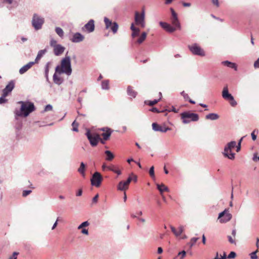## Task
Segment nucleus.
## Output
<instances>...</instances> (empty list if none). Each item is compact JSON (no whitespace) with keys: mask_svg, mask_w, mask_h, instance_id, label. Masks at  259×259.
<instances>
[{"mask_svg":"<svg viewBox=\"0 0 259 259\" xmlns=\"http://www.w3.org/2000/svg\"><path fill=\"white\" fill-rule=\"evenodd\" d=\"M256 130H254L251 134L252 139L254 141L256 139V136L255 135Z\"/></svg>","mask_w":259,"mask_h":259,"instance_id":"e2e57ef3","label":"nucleus"},{"mask_svg":"<svg viewBox=\"0 0 259 259\" xmlns=\"http://www.w3.org/2000/svg\"><path fill=\"white\" fill-rule=\"evenodd\" d=\"M81 230V233H82L83 234L87 235H89L88 229H85V228H82Z\"/></svg>","mask_w":259,"mask_h":259,"instance_id":"bf43d9fd","label":"nucleus"},{"mask_svg":"<svg viewBox=\"0 0 259 259\" xmlns=\"http://www.w3.org/2000/svg\"><path fill=\"white\" fill-rule=\"evenodd\" d=\"M232 218V214L228 212V210L225 209L223 211L219 213L218 220L221 223H225L229 221Z\"/></svg>","mask_w":259,"mask_h":259,"instance_id":"9b49d317","label":"nucleus"},{"mask_svg":"<svg viewBox=\"0 0 259 259\" xmlns=\"http://www.w3.org/2000/svg\"><path fill=\"white\" fill-rule=\"evenodd\" d=\"M90 225V223L88 221H85L82 222L80 225H79L77 229L78 230H81L82 228H84L86 227H88Z\"/></svg>","mask_w":259,"mask_h":259,"instance_id":"e433bc0d","label":"nucleus"},{"mask_svg":"<svg viewBox=\"0 0 259 259\" xmlns=\"http://www.w3.org/2000/svg\"><path fill=\"white\" fill-rule=\"evenodd\" d=\"M86 166L85 164L81 162L80 163V167L78 168L77 171L81 175V176L83 177H85V171Z\"/></svg>","mask_w":259,"mask_h":259,"instance_id":"a878e982","label":"nucleus"},{"mask_svg":"<svg viewBox=\"0 0 259 259\" xmlns=\"http://www.w3.org/2000/svg\"><path fill=\"white\" fill-rule=\"evenodd\" d=\"M257 252H258V250H256L255 251L250 253L249 254L250 258L251 259H257L258 257L256 255V253H257Z\"/></svg>","mask_w":259,"mask_h":259,"instance_id":"37998d69","label":"nucleus"},{"mask_svg":"<svg viewBox=\"0 0 259 259\" xmlns=\"http://www.w3.org/2000/svg\"><path fill=\"white\" fill-rule=\"evenodd\" d=\"M219 118V116L217 113H209L206 115L205 118L206 119H209L211 120H215L218 119Z\"/></svg>","mask_w":259,"mask_h":259,"instance_id":"cd10ccee","label":"nucleus"},{"mask_svg":"<svg viewBox=\"0 0 259 259\" xmlns=\"http://www.w3.org/2000/svg\"><path fill=\"white\" fill-rule=\"evenodd\" d=\"M198 239L199 238L198 237H193L191 238L190 242L189 243L190 246L191 247H192Z\"/></svg>","mask_w":259,"mask_h":259,"instance_id":"79ce46f5","label":"nucleus"},{"mask_svg":"<svg viewBox=\"0 0 259 259\" xmlns=\"http://www.w3.org/2000/svg\"><path fill=\"white\" fill-rule=\"evenodd\" d=\"M150 111H151L152 112H157V113H159L160 112V111L156 108L155 107H153L152 108Z\"/></svg>","mask_w":259,"mask_h":259,"instance_id":"69168bd1","label":"nucleus"},{"mask_svg":"<svg viewBox=\"0 0 259 259\" xmlns=\"http://www.w3.org/2000/svg\"><path fill=\"white\" fill-rule=\"evenodd\" d=\"M52 109H53V106L50 104H48L45 106V109H44V111H42V112L51 111V110H52Z\"/></svg>","mask_w":259,"mask_h":259,"instance_id":"8fccbe9b","label":"nucleus"},{"mask_svg":"<svg viewBox=\"0 0 259 259\" xmlns=\"http://www.w3.org/2000/svg\"><path fill=\"white\" fill-rule=\"evenodd\" d=\"M32 192L30 190H24L22 192V196L25 197L29 195Z\"/></svg>","mask_w":259,"mask_h":259,"instance_id":"603ef678","label":"nucleus"},{"mask_svg":"<svg viewBox=\"0 0 259 259\" xmlns=\"http://www.w3.org/2000/svg\"><path fill=\"white\" fill-rule=\"evenodd\" d=\"M82 191L81 189H79L76 193V195L77 196H80L82 195Z\"/></svg>","mask_w":259,"mask_h":259,"instance_id":"774afa93","label":"nucleus"},{"mask_svg":"<svg viewBox=\"0 0 259 259\" xmlns=\"http://www.w3.org/2000/svg\"><path fill=\"white\" fill-rule=\"evenodd\" d=\"M57 41L53 38H52L50 40V46L54 48L56 46H57Z\"/></svg>","mask_w":259,"mask_h":259,"instance_id":"864d4df0","label":"nucleus"},{"mask_svg":"<svg viewBox=\"0 0 259 259\" xmlns=\"http://www.w3.org/2000/svg\"><path fill=\"white\" fill-rule=\"evenodd\" d=\"M51 64V62H48L45 66V73H49V67Z\"/></svg>","mask_w":259,"mask_h":259,"instance_id":"6e6d98bb","label":"nucleus"},{"mask_svg":"<svg viewBox=\"0 0 259 259\" xmlns=\"http://www.w3.org/2000/svg\"><path fill=\"white\" fill-rule=\"evenodd\" d=\"M135 21L136 25L140 26L142 28L145 27V11L144 9H143L141 14L137 11L135 12Z\"/></svg>","mask_w":259,"mask_h":259,"instance_id":"1a4fd4ad","label":"nucleus"},{"mask_svg":"<svg viewBox=\"0 0 259 259\" xmlns=\"http://www.w3.org/2000/svg\"><path fill=\"white\" fill-rule=\"evenodd\" d=\"M98 198H99V194H97L93 198V200H92L93 203H97L98 201Z\"/></svg>","mask_w":259,"mask_h":259,"instance_id":"052dcab7","label":"nucleus"},{"mask_svg":"<svg viewBox=\"0 0 259 259\" xmlns=\"http://www.w3.org/2000/svg\"><path fill=\"white\" fill-rule=\"evenodd\" d=\"M127 94L128 96L135 98L137 96V92L133 90L131 86H128L127 89Z\"/></svg>","mask_w":259,"mask_h":259,"instance_id":"c85d7f7f","label":"nucleus"},{"mask_svg":"<svg viewBox=\"0 0 259 259\" xmlns=\"http://www.w3.org/2000/svg\"><path fill=\"white\" fill-rule=\"evenodd\" d=\"M84 39V36L80 33L76 32L73 33L72 37L70 40L74 43H78L82 41Z\"/></svg>","mask_w":259,"mask_h":259,"instance_id":"2eb2a0df","label":"nucleus"},{"mask_svg":"<svg viewBox=\"0 0 259 259\" xmlns=\"http://www.w3.org/2000/svg\"><path fill=\"white\" fill-rule=\"evenodd\" d=\"M245 137H246V136L242 137V138H241L239 140V141H238V144H237V145H236V148H237V149H236V151H237V152H239V151H240V149H241V142H242V140H243V138H245Z\"/></svg>","mask_w":259,"mask_h":259,"instance_id":"58836bf2","label":"nucleus"},{"mask_svg":"<svg viewBox=\"0 0 259 259\" xmlns=\"http://www.w3.org/2000/svg\"><path fill=\"white\" fill-rule=\"evenodd\" d=\"M53 79L54 82L57 85H60L63 82V79L59 77L56 73L53 75Z\"/></svg>","mask_w":259,"mask_h":259,"instance_id":"5701e85b","label":"nucleus"},{"mask_svg":"<svg viewBox=\"0 0 259 259\" xmlns=\"http://www.w3.org/2000/svg\"><path fill=\"white\" fill-rule=\"evenodd\" d=\"M19 254L17 252H14L12 255L9 257V259H17V256Z\"/></svg>","mask_w":259,"mask_h":259,"instance_id":"13d9d810","label":"nucleus"},{"mask_svg":"<svg viewBox=\"0 0 259 259\" xmlns=\"http://www.w3.org/2000/svg\"><path fill=\"white\" fill-rule=\"evenodd\" d=\"M15 87V81L11 80L6 85L5 89L3 90V93L4 96H8L11 93Z\"/></svg>","mask_w":259,"mask_h":259,"instance_id":"4468645a","label":"nucleus"},{"mask_svg":"<svg viewBox=\"0 0 259 259\" xmlns=\"http://www.w3.org/2000/svg\"><path fill=\"white\" fill-rule=\"evenodd\" d=\"M140 29L139 28H137L136 30L133 31L132 33V37H135L139 35L140 33Z\"/></svg>","mask_w":259,"mask_h":259,"instance_id":"a19ab883","label":"nucleus"},{"mask_svg":"<svg viewBox=\"0 0 259 259\" xmlns=\"http://www.w3.org/2000/svg\"><path fill=\"white\" fill-rule=\"evenodd\" d=\"M170 12L171 13V23L172 24L173 26L176 27L177 29H180L181 24L179 20L178 15L177 13L175 11V10L171 8L170 9Z\"/></svg>","mask_w":259,"mask_h":259,"instance_id":"f8f14e48","label":"nucleus"},{"mask_svg":"<svg viewBox=\"0 0 259 259\" xmlns=\"http://www.w3.org/2000/svg\"><path fill=\"white\" fill-rule=\"evenodd\" d=\"M110 170L113 171V172H114L115 173H116L118 175H120L121 174L120 170H115V169H114L113 168H110Z\"/></svg>","mask_w":259,"mask_h":259,"instance_id":"0e129e2a","label":"nucleus"},{"mask_svg":"<svg viewBox=\"0 0 259 259\" xmlns=\"http://www.w3.org/2000/svg\"><path fill=\"white\" fill-rule=\"evenodd\" d=\"M72 126H73V128H72V131H74V132H78V124L76 122L75 120H74L72 122Z\"/></svg>","mask_w":259,"mask_h":259,"instance_id":"c03bdc74","label":"nucleus"},{"mask_svg":"<svg viewBox=\"0 0 259 259\" xmlns=\"http://www.w3.org/2000/svg\"><path fill=\"white\" fill-rule=\"evenodd\" d=\"M112 131L110 128H107L106 132H104L101 134L104 140L107 141L110 137Z\"/></svg>","mask_w":259,"mask_h":259,"instance_id":"393cba45","label":"nucleus"},{"mask_svg":"<svg viewBox=\"0 0 259 259\" xmlns=\"http://www.w3.org/2000/svg\"><path fill=\"white\" fill-rule=\"evenodd\" d=\"M181 116L184 124L189 123L191 121H197L199 120V115L197 114L187 111L182 113Z\"/></svg>","mask_w":259,"mask_h":259,"instance_id":"7ed1b4c3","label":"nucleus"},{"mask_svg":"<svg viewBox=\"0 0 259 259\" xmlns=\"http://www.w3.org/2000/svg\"><path fill=\"white\" fill-rule=\"evenodd\" d=\"M106 154V160L107 161H111L114 158V154L109 150L105 151Z\"/></svg>","mask_w":259,"mask_h":259,"instance_id":"c756f323","label":"nucleus"},{"mask_svg":"<svg viewBox=\"0 0 259 259\" xmlns=\"http://www.w3.org/2000/svg\"><path fill=\"white\" fill-rule=\"evenodd\" d=\"M133 180L135 182H137V177H136V176H134V179H133L131 176H130V177L127 178V180H126V181H124V182H125V183H126V184L128 185H128H129V184H130V183L131 182V181H132Z\"/></svg>","mask_w":259,"mask_h":259,"instance_id":"ea45409f","label":"nucleus"},{"mask_svg":"<svg viewBox=\"0 0 259 259\" xmlns=\"http://www.w3.org/2000/svg\"><path fill=\"white\" fill-rule=\"evenodd\" d=\"M236 256V253L234 251H231L229 255L227 256V258L229 259L234 258Z\"/></svg>","mask_w":259,"mask_h":259,"instance_id":"09e8293b","label":"nucleus"},{"mask_svg":"<svg viewBox=\"0 0 259 259\" xmlns=\"http://www.w3.org/2000/svg\"><path fill=\"white\" fill-rule=\"evenodd\" d=\"M61 66L65 70L64 73L69 76L72 73V68L71 64V59L68 56L66 55L65 57L62 59L61 62Z\"/></svg>","mask_w":259,"mask_h":259,"instance_id":"20e7f679","label":"nucleus"},{"mask_svg":"<svg viewBox=\"0 0 259 259\" xmlns=\"http://www.w3.org/2000/svg\"><path fill=\"white\" fill-rule=\"evenodd\" d=\"M65 48L61 45H57L54 48V53L57 56L61 55L64 51Z\"/></svg>","mask_w":259,"mask_h":259,"instance_id":"f3484780","label":"nucleus"},{"mask_svg":"<svg viewBox=\"0 0 259 259\" xmlns=\"http://www.w3.org/2000/svg\"><path fill=\"white\" fill-rule=\"evenodd\" d=\"M85 135L92 147L96 146L99 141V140H101V138L98 134L91 133L90 130L89 129H87V132Z\"/></svg>","mask_w":259,"mask_h":259,"instance_id":"423d86ee","label":"nucleus"},{"mask_svg":"<svg viewBox=\"0 0 259 259\" xmlns=\"http://www.w3.org/2000/svg\"><path fill=\"white\" fill-rule=\"evenodd\" d=\"M17 104L21 105L19 109H16L14 111L15 118L17 117H27L30 113L35 110L34 104L30 101H19Z\"/></svg>","mask_w":259,"mask_h":259,"instance_id":"f257e3e1","label":"nucleus"},{"mask_svg":"<svg viewBox=\"0 0 259 259\" xmlns=\"http://www.w3.org/2000/svg\"><path fill=\"white\" fill-rule=\"evenodd\" d=\"M110 28L114 34L116 33L118 28V25L117 23H116V22H113V24L110 27Z\"/></svg>","mask_w":259,"mask_h":259,"instance_id":"473e14b6","label":"nucleus"},{"mask_svg":"<svg viewBox=\"0 0 259 259\" xmlns=\"http://www.w3.org/2000/svg\"><path fill=\"white\" fill-rule=\"evenodd\" d=\"M152 129L155 132H160L161 133H166L170 129L165 126H161L156 122H154L152 124Z\"/></svg>","mask_w":259,"mask_h":259,"instance_id":"ddd939ff","label":"nucleus"},{"mask_svg":"<svg viewBox=\"0 0 259 259\" xmlns=\"http://www.w3.org/2000/svg\"><path fill=\"white\" fill-rule=\"evenodd\" d=\"M156 187H157V189L159 190L161 195H162L163 193L165 191H166V192L169 191L168 188L167 186H166L165 185H164L163 184H157Z\"/></svg>","mask_w":259,"mask_h":259,"instance_id":"aec40b11","label":"nucleus"},{"mask_svg":"<svg viewBox=\"0 0 259 259\" xmlns=\"http://www.w3.org/2000/svg\"><path fill=\"white\" fill-rule=\"evenodd\" d=\"M222 97L226 100L229 102L230 104L232 107H235L237 103L235 100L234 97L229 92L228 85H226L223 88L222 91Z\"/></svg>","mask_w":259,"mask_h":259,"instance_id":"0eeeda50","label":"nucleus"},{"mask_svg":"<svg viewBox=\"0 0 259 259\" xmlns=\"http://www.w3.org/2000/svg\"><path fill=\"white\" fill-rule=\"evenodd\" d=\"M222 64L224 66H227L231 68L234 69L235 70H237V66L234 63L230 62L229 61H224L222 62Z\"/></svg>","mask_w":259,"mask_h":259,"instance_id":"4be33fe9","label":"nucleus"},{"mask_svg":"<svg viewBox=\"0 0 259 259\" xmlns=\"http://www.w3.org/2000/svg\"><path fill=\"white\" fill-rule=\"evenodd\" d=\"M55 31L56 33L61 38L64 36V31L63 29L59 27H57L55 28Z\"/></svg>","mask_w":259,"mask_h":259,"instance_id":"72a5a7b5","label":"nucleus"},{"mask_svg":"<svg viewBox=\"0 0 259 259\" xmlns=\"http://www.w3.org/2000/svg\"><path fill=\"white\" fill-rule=\"evenodd\" d=\"M212 3L213 5H215L217 7L219 6V3L218 0H211Z\"/></svg>","mask_w":259,"mask_h":259,"instance_id":"338daca9","label":"nucleus"},{"mask_svg":"<svg viewBox=\"0 0 259 259\" xmlns=\"http://www.w3.org/2000/svg\"><path fill=\"white\" fill-rule=\"evenodd\" d=\"M47 52V49L41 50L38 51L35 61L33 62L37 63Z\"/></svg>","mask_w":259,"mask_h":259,"instance_id":"bb28decb","label":"nucleus"},{"mask_svg":"<svg viewBox=\"0 0 259 259\" xmlns=\"http://www.w3.org/2000/svg\"><path fill=\"white\" fill-rule=\"evenodd\" d=\"M188 48L192 54L201 57L205 56V53L198 44L195 43L188 46Z\"/></svg>","mask_w":259,"mask_h":259,"instance_id":"6e6552de","label":"nucleus"},{"mask_svg":"<svg viewBox=\"0 0 259 259\" xmlns=\"http://www.w3.org/2000/svg\"><path fill=\"white\" fill-rule=\"evenodd\" d=\"M34 64L35 62H29L28 63L23 66L19 69V73L20 74H24L26 71H27V70H28Z\"/></svg>","mask_w":259,"mask_h":259,"instance_id":"a211bd4d","label":"nucleus"},{"mask_svg":"<svg viewBox=\"0 0 259 259\" xmlns=\"http://www.w3.org/2000/svg\"><path fill=\"white\" fill-rule=\"evenodd\" d=\"M228 241L231 244H236L235 240L231 236H228Z\"/></svg>","mask_w":259,"mask_h":259,"instance_id":"4d7b16f0","label":"nucleus"},{"mask_svg":"<svg viewBox=\"0 0 259 259\" xmlns=\"http://www.w3.org/2000/svg\"><path fill=\"white\" fill-rule=\"evenodd\" d=\"M147 35V34L146 32H142L140 37L138 39L137 42L139 44H142L146 39Z\"/></svg>","mask_w":259,"mask_h":259,"instance_id":"2f4dec72","label":"nucleus"},{"mask_svg":"<svg viewBox=\"0 0 259 259\" xmlns=\"http://www.w3.org/2000/svg\"><path fill=\"white\" fill-rule=\"evenodd\" d=\"M103 180L102 175L99 172H95L92 175L91 179V182L92 186L99 187L101 185V182Z\"/></svg>","mask_w":259,"mask_h":259,"instance_id":"9d476101","label":"nucleus"},{"mask_svg":"<svg viewBox=\"0 0 259 259\" xmlns=\"http://www.w3.org/2000/svg\"><path fill=\"white\" fill-rule=\"evenodd\" d=\"M45 23V19L37 14H34L31 20L32 26L35 30L41 29Z\"/></svg>","mask_w":259,"mask_h":259,"instance_id":"39448f33","label":"nucleus"},{"mask_svg":"<svg viewBox=\"0 0 259 259\" xmlns=\"http://www.w3.org/2000/svg\"><path fill=\"white\" fill-rule=\"evenodd\" d=\"M253 65L255 68H259V58L255 61Z\"/></svg>","mask_w":259,"mask_h":259,"instance_id":"680f3d73","label":"nucleus"},{"mask_svg":"<svg viewBox=\"0 0 259 259\" xmlns=\"http://www.w3.org/2000/svg\"><path fill=\"white\" fill-rule=\"evenodd\" d=\"M170 229L172 233L177 236H179L184 231V227L183 226H180L179 227V231H177L175 227L172 226H170Z\"/></svg>","mask_w":259,"mask_h":259,"instance_id":"412c9836","label":"nucleus"},{"mask_svg":"<svg viewBox=\"0 0 259 259\" xmlns=\"http://www.w3.org/2000/svg\"><path fill=\"white\" fill-rule=\"evenodd\" d=\"M63 70H64L63 68H62V67L61 66L58 65L56 66L55 68V73H58L59 74H61L62 73H64V71H63Z\"/></svg>","mask_w":259,"mask_h":259,"instance_id":"4c0bfd02","label":"nucleus"},{"mask_svg":"<svg viewBox=\"0 0 259 259\" xmlns=\"http://www.w3.org/2000/svg\"><path fill=\"white\" fill-rule=\"evenodd\" d=\"M186 252L185 250H183L178 253V256H180V259H183L186 256Z\"/></svg>","mask_w":259,"mask_h":259,"instance_id":"3c124183","label":"nucleus"},{"mask_svg":"<svg viewBox=\"0 0 259 259\" xmlns=\"http://www.w3.org/2000/svg\"><path fill=\"white\" fill-rule=\"evenodd\" d=\"M236 146V142L234 141L228 143L224 148V151L223 152L224 156L229 159H234L235 154L232 152V149L235 148Z\"/></svg>","mask_w":259,"mask_h":259,"instance_id":"f03ea898","label":"nucleus"},{"mask_svg":"<svg viewBox=\"0 0 259 259\" xmlns=\"http://www.w3.org/2000/svg\"><path fill=\"white\" fill-rule=\"evenodd\" d=\"M84 27L89 32H93L95 29L94 21L90 20L85 25Z\"/></svg>","mask_w":259,"mask_h":259,"instance_id":"6ab92c4d","label":"nucleus"},{"mask_svg":"<svg viewBox=\"0 0 259 259\" xmlns=\"http://www.w3.org/2000/svg\"><path fill=\"white\" fill-rule=\"evenodd\" d=\"M7 96H4V94L3 93L2 97H0V104L5 103L7 102V99H6Z\"/></svg>","mask_w":259,"mask_h":259,"instance_id":"49530a36","label":"nucleus"},{"mask_svg":"<svg viewBox=\"0 0 259 259\" xmlns=\"http://www.w3.org/2000/svg\"><path fill=\"white\" fill-rule=\"evenodd\" d=\"M149 175L151 176L152 178H155V174H154V167L153 166H151L149 169Z\"/></svg>","mask_w":259,"mask_h":259,"instance_id":"a18cd8bd","label":"nucleus"},{"mask_svg":"<svg viewBox=\"0 0 259 259\" xmlns=\"http://www.w3.org/2000/svg\"><path fill=\"white\" fill-rule=\"evenodd\" d=\"M159 101V99H155L153 101H145V103L148 105L149 106H152L157 104Z\"/></svg>","mask_w":259,"mask_h":259,"instance_id":"c9c22d12","label":"nucleus"},{"mask_svg":"<svg viewBox=\"0 0 259 259\" xmlns=\"http://www.w3.org/2000/svg\"><path fill=\"white\" fill-rule=\"evenodd\" d=\"M181 95L184 97L185 100H188L189 97L187 94H186L184 91H183L181 93Z\"/></svg>","mask_w":259,"mask_h":259,"instance_id":"5fc2aeb1","label":"nucleus"},{"mask_svg":"<svg viewBox=\"0 0 259 259\" xmlns=\"http://www.w3.org/2000/svg\"><path fill=\"white\" fill-rule=\"evenodd\" d=\"M101 87L103 90H108L109 81L107 80L103 81L101 83Z\"/></svg>","mask_w":259,"mask_h":259,"instance_id":"f704fd0d","label":"nucleus"},{"mask_svg":"<svg viewBox=\"0 0 259 259\" xmlns=\"http://www.w3.org/2000/svg\"><path fill=\"white\" fill-rule=\"evenodd\" d=\"M128 185L124 181H120L117 186V189L120 191H124L127 189Z\"/></svg>","mask_w":259,"mask_h":259,"instance_id":"b1692460","label":"nucleus"},{"mask_svg":"<svg viewBox=\"0 0 259 259\" xmlns=\"http://www.w3.org/2000/svg\"><path fill=\"white\" fill-rule=\"evenodd\" d=\"M159 24L163 29L168 32L171 33L177 30L176 27L172 26L171 25L166 22L161 21L159 22Z\"/></svg>","mask_w":259,"mask_h":259,"instance_id":"dca6fc26","label":"nucleus"},{"mask_svg":"<svg viewBox=\"0 0 259 259\" xmlns=\"http://www.w3.org/2000/svg\"><path fill=\"white\" fill-rule=\"evenodd\" d=\"M104 21L105 24V28L106 29H109L113 24V22L107 17H104Z\"/></svg>","mask_w":259,"mask_h":259,"instance_id":"7c9ffc66","label":"nucleus"},{"mask_svg":"<svg viewBox=\"0 0 259 259\" xmlns=\"http://www.w3.org/2000/svg\"><path fill=\"white\" fill-rule=\"evenodd\" d=\"M226 258H227V256H226V254L225 252H224L223 255L221 256V257H219V253L217 252L216 253L215 256L214 258V259H226Z\"/></svg>","mask_w":259,"mask_h":259,"instance_id":"de8ad7c7","label":"nucleus"}]
</instances>
